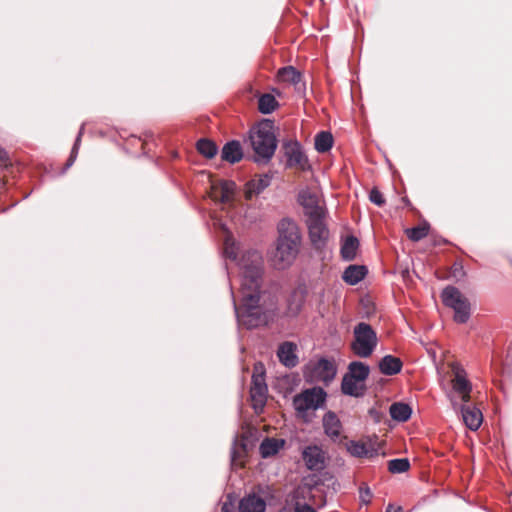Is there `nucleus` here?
<instances>
[{"instance_id":"obj_47","label":"nucleus","mask_w":512,"mask_h":512,"mask_svg":"<svg viewBox=\"0 0 512 512\" xmlns=\"http://www.w3.org/2000/svg\"><path fill=\"white\" fill-rule=\"evenodd\" d=\"M325 396H326V393L322 390V398H321L322 404L324 403Z\"/></svg>"},{"instance_id":"obj_7","label":"nucleus","mask_w":512,"mask_h":512,"mask_svg":"<svg viewBox=\"0 0 512 512\" xmlns=\"http://www.w3.org/2000/svg\"><path fill=\"white\" fill-rule=\"evenodd\" d=\"M299 250V247L276 240L275 248L270 255V262L275 269L284 270L292 265Z\"/></svg>"},{"instance_id":"obj_18","label":"nucleus","mask_w":512,"mask_h":512,"mask_svg":"<svg viewBox=\"0 0 512 512\" xmlns=\"http://www.w3.org/2000/svg\"><path fill=\"white\" fill-rule=\"evenodd\" d=\"M265 508V501L255 494L244 497L239 503L240 512H264Z\"/></svg>"},{"instance_id":"obj_15","label":"nucleus","mask_w":512,"mask_h":512,"mask_svg":"<svg viewBox=\"0 0 512 512\" xmlns=\"http://www.w3.org/2000/svg\"><path fill=\"white\" fill-rule=\"evenodd\" d=\"M296 350L297 345L295 343L289 341L282 343L277 350L279 361L288 368L295 367L298 364Z\"/></svg>"},{"instance_id":"obj_30","label":"nucleus","mask_w":512,"mask_h":512,"mask_svg":"<svg viewBox=\"0 0 512 512\" xmlns=\"http://www.w3.org/2000/svg\"><path fill=\"white\" fill-rule=\"evenodd\" d=\"M334 143L333 136L330 132L322 131V165L330 166L332 161L330 159L329 150Z\"/></svg>"},{"instance_id":"obj_25","label":"nucleus","mask_w":512,"mask_h":512,"mask_svg":"<svg viewBox=\"0 0 512 512\" xmlns=\"http://www.w3.org/2000/svg\"><path fill=\"white\" fill-rule=\"evenodd\" d=\"M284 444L283 440L266 438L260 445V453L263 458L275 455Z\"/></svg>"},{"instance_id":"obj_5","label":"nucleus","mask_w":512,"mask_h":512,"mask_svg":"<svg viewBox=\"0 0 512 512\" xmlns=\"http://www.w3.org/2000/svg\"><path fill=\"white\" fill-rule=\"evenodd\" d=\"M297 416L309 422L320 407V387L306 389L293 399Z\"/></svg>"},{"instance_id":"obj_49","label":"nucleus","mask_w":512,"mask_h":512,"mask_svg":"<svg viewBox=\"0 0 512 512\" xmlns=\"http://www.w3.org/2000/svg\"><path fill=\"white\" fill-rule=\"evenodd\" d=\"M452 406H453L454 408H456V403H455V402H452Z\"/></svg>"},{"instance_id":"obj_42","label":"nucleus","mask_w":512,"mask_h":512,"mask_svg":"<svg viewBox=\"0 0 512 512\" xmlns=\"http://www.w3.org/2000/svg\"><path fill=\"white\" fill-rule=\"evenodd\" d=\"M80 138H81V133L78 135L76 141H75V144L73 146V149L71 151V155L67 161V164H66V167H70L73 162L75 161V158H76V155H77V150H78V145H79V142H80Z\"/></svg>"},{"instance_id":"obj_2","label":"nucleus","mask_w":512,"mask_h":512,"mask_svg":"<svg viewBox=\"0 0 512 512\" xmlns=\"http://www.w3.org/2000/svg\"><path fill=\"white\" fill-rule=\"evenodd\" d=\"M249 142L255 153V161H269L277 147L273 122L269 119L259 122L251 129Z\"/></svg>"},{"instance_id":"obj_3","label":"nucleus","mask_w":512,"mask_h":512,"mask_svg":"<svg viewBox=\"0 0 512 512\" xmlns=\"http://www.w3.org/2000/svg\"><path fill=\"white\" fill-rule=\"evenodd\" d=\"M298 203L302 207L303 219L308 228L312 244L318 248L320 245V205L316 190L303 188L298 194Z\"/></svg>"},{"instance_id":"obj_13","label":"nucleus","mask_w":512,"mask_h":512,"mask_svg":"<svg viewBox=\"0 0 512 512\" xmlns=\"http://www.w3.org/2000/svg\"><path fill=\"white\" fill-rule=\"evenodd\" d=\"M236 184L233 181H221L212 186L211 197L221 203H230L233 200Z\"/></svg>"},{"instance_id":"obj_32","label":"nucleus","mask_w":512,"mask_h":512,"mask_svg":"<svg viewBox=\"0 0 512 512\" xmlns=\"http://www.w3.org/2000/svg\"><path fill=\"white\" fill-rule=\"evenodd\" d=\"M247 451V445L243 441L235 442L233 445L232 453H231V462L233 466L243 467V457L245 456Z\"/></svg>"},{"instance_id":"obj_48","label":"nucleus","mask_w":512,"mask_h":512,"mask_svg":"<svg viewBox=\"0 0 512 512\" xmlns=\"http://www.w3.org/2000/svg\"><path fill=\"white\" fill-rule=\"evenodd\" d=\"M321 214H322V218H323L324 217V209L323 208H322Z\"/></svg>"},{"instance_id":"obj_40","label":"nucleus","mask_w":512,"mask_h":512,"mask_svg":"<svg viewBox=\"0 0 512 512\" xmlns=\"http://www.w3.org/2000/svg\"><path fill=\"white\" fill-rule=\"evenodd\" d=\"M369 199L372 203H374L377 206H382L385 203L382 194L376 188L371 190Z\"/></svg>"},{"instance_id":"obj_9","label":"nucleus","mask_w":512,"mask_h":512,"mask_svg":"<svg viewBox=\"0 0 512 512\" xmlns=\"http://www.w3.org/2000/svg\"><path fill=\"white\" fill-rule=\"evenodd\" d=\"M452 369L454 373V377L452 379L453 390L459 394L461 400L464 403H468L470 401V392L472 390V386L466 379L463 369L457 365H453Z\"/></svg>"},{"instance_id":"obj_43","label":"nucleus","mask_w":512,"mask_h":512,"mask_svg":"<svg viewBox=\"0 0 512 512\" xmlns=\"http://www.w3.org/2000/svg\"><path fill=\"white\" fill-rule=\"evenodd\" d=\"M371 495V491L368 487L360 489V498L363 503H369Z\"/></svg>"},{"instance_id":"obj_37","label":"nucleus","mask_w":512,"mask_h":512,"mask_svg":"<svg viewBox=\"0 0 512 512\" xmlns=\"http://www.w3.org/2000/svg\"><path fill=\"white\" fill-rule=\"evenodd\" d=\"M409 461L407 459H394L389 462V471L392 473H403L409 469Z\"/></svg>"},{"instance_id":"obj_35","label":"nucleus","mask_w":512,"mask_h":512,"mask_svg":"<svg viewBox=\"0 0 512 512\" xmlns=\"http://www.w3.org/2000/svg\"><path fill=\"white\" fill-rule=\"evenodd\" d=\"M429 230V225L427 223H424L418 227H413L406 230V234L409 239L412 241H419L423 239L427 234Z\"/></svg>"},{"instance_id":"obj_17","label":"nucleus","mask_w":512,"mask_h":512,"mask_svg":"<svg viewBox=\"0 0 512 512\" xmlns=\"http://www.w3.org/2000/svg\"><path fill=\"white\" fill-rule=\"evenodd\" d=\"M243 158V150L239 141L232 140L227 142L221 151V159L223 161L229 162L230 164H235L241 161Z\"/></svg>"},{"instance_id":"obj_20","label":"nucleus","mask_w":512,"mask_h":512,"mask_svg":"<svg viewBox=\"0 0 512 512\" xmlns=\"http://www.w3.org/2000/svg\"><path fill=\"white\" fill-rule=\"evenodd\" d=\"M341 387L344 394L354 397L361 396L365 390V384L362 381L346 375L343 377Z\"/></svg>"},{"instance_id":"obj_41","label":"nucleus","mask_w":512,"mask_h":512,"mask_svg":"<svg viewBox=\"0 0 512 512\" xmlns=\"http://www.w3.org/2000/svg\"><path fill=\"white\" fill-rule=\"evenodd\" d=\"M11 166V160L8 153L0 146V169H5Z\"/></svg>"},{"instance_id":"obj_29","label":"nucleus","mask_w":512,"mask_h":512,"mask_svg":"<svg viewBox=\"0 0 512 512\" xmlns=\"http://www.w3.org/2000/svg\"><path fill=\"white\" fill-rule=\"evenodd\" d=\"M337 373V365L334 360L322 358V383L327 385L332 381Z\"/></svg>"},{"instance_id":"obj_45","label":"nucleus","mask_w":512,"mask_h":512,"mask_svg":"<svg viewBox=\"0 0 512 512\" xmlns=\"http://www.w3.org/2000/svg\"><path fill=\"white\" fill-rule=\"evenodd\" d=\"M314 147L318 152H320V132L314 136Z\"/></svg>"},{"instance_id":"obj_46","label":"nucleus","mask_w":512,"mask_h":512,"mask_svg":"<svg viewBox=\"0 0 512 512\" xmlns=\"http://www.w3.org/2000/svg\"><path fill=\"white\" fill-rule=\"evenodd\" d=\"M402 508L399 506L397 508H394L392 504H389L386 508V512H401Z\"/></svg>"},{"instance_id":"obj_31","label":"nucleus","mask_w":512,"mask_h":512,"mask_svg":"<svg viewBox=\"0 0 512 512\" xmlns=\"http://www.w3.org/2000/svg\"><path fill=\"white\" fill-rule=\"evenodd\" d=\"M278 78L282 82L296 84L300 81V73L294 67L287 66L278 71Z\"/></svg>"},{"instance_id":"obj_33","label":"nucleus","mask_w":512,"mask_h":512,"mask_svg":"<svg viewBox=\"0 0 512 512\" xmlns=\"http://www.w3.org/2000/svg\"><path fill=\"white\" fill-rule=\"evenodd\" d=\"M277 101L275 97L271 94H263L258 101V108L261 113L269 114L271 113L277 106Z\"/></svg>"},{"instance_id":"obj_28","label":"nucleus","mask_w":512,"mask_h":512,"mask_svg":"<svg viewBox=\"0 0 512 512\" xmlns=\"http://www.w3.org/2000/svg\"><path fill=\"white\" fill-rule=\"evenodd\" d=\"M304 378L309 383L320 381V359L311 360L305 365L303 371Z\"/></svg>"},{"instance_id":"obj_24","label":"nucleus","mask_w":512,"mask_h":512,"mask_svg":"<svg viewBox=\"0 0 512 512\" xmlns=\"http://www.w3.org/2000/svg\"><path fill=\"white\" fill-rule=\"evenodd\" d=\"M345 375L364 383L369 375V367L362 362L354 361L349 364L348 372Z\"/></svg>"},{"instance_id":"obj_23","label":"nucleus","mask_w":512,"mask_h":512,"mask_svg":"<svg viewBox=\"0 0 512 512\" xmlns=\"http://www.w3.org/2000/svg\"><path fill=\"white\" fill-rule=\"evenodd\" d=\"M402 362L399 358L392 355L383 357L379 362V369L385 375H394L400 372Z\"/></svg>"},{"instance_id":"obj_16","label":"nucleus","mask_w":512,"mask_h":512,"mask_svg":"<svg viewBox=\"0 0 512 512\" xmlns=\"http://www.w3.org/2000/svg\"><path fill=\"white\" fill-rule=\"evenodd\" d=\"M461 414L464 424L472 431H476L483 421L481 411L476 408L464 403L461 407Z\"/></svg>"},{"instance_id":"obj_10","label":"nucleus","mask_w":512,"mask_h":512,"mask_svg":"<svg viewBox=\"0 0 512 512\" xmlns=\"http://www.w3.org/2000/svg\"><path fill=\"white\" fill-rule=\"evenodd\" d=\"M285 156L287 157V163L291 167H297L305 170L309 168L307 159L302 153L300 146L297 142H286L283 145Z\"/></svg>"},{"instance_id":"obj_4","label":"nucleus","mask_w":512,"mask_h":512,"mask_svg":"<svg viewBox=\"0 0 512 512\" xmlns=\"http://www.w3.org/2000/svg\"><path fill=\"white\" fill-rule=\"evenodd\" d=\"M354 339L351 342V349L355 355L361 358H368L374 352L378 338L373 328L365 323L360 322L354 327Z\"/></svg>"},{"instance_id":"obj_39","label":"nucleus","mask_w":512,"mask_h":512,"mask_svg":"<svg viewBox=\"0 0 512 512\" xmlns=\"http://www.w3.org/2000/svg\"><path fill=\"white\" fill-rule=\"evenodd\" d=\"M326 486L328 489H332V491H336L338 483L334 476L330 475L329 473L325 472L322 473V487Z\"/></svg>"},{"instance_id":"obj_21","label":"nucleus","mask_w":512,"mask_h":512,"mask_svg":"<svg viewBox=\"0 0 512 512\" xmlns=\"http://www.w3.org/2000/svg\"><path fill=\"white\" fill-rule=\"evenodd\" d=\"M367 269L363 265H350L343 273V280L350 284H358L366 275Z\"/></svg>"},{"instance_id":"obj_44","label":"nucleus","mask_w":512,"mask_h":512,"mask_svg":"<svg viewBox=\"0 0 512 512\" xmlns=\"http://www.w3.org/2000/svg\"><path fill=\"white\" fill-rule=\"evenodd\" d=\"M295 512H316L313 508L310 506L304 504V505H297Z\"/></svg>"},{"instance_id":"obj_12","label":"nucleus","mask_w":512,"mask_h":512,"mask_svg":"<svg viewBox=\"0 0 512 512\" xmlns=\"http://www.w3.org/2000/svg\"><path fill=\"white\" fill-rule=\"evenodd\" d=\"M322 426L324 427L326 435L334 442H340L343 436V429L341 421L334 412L325 413L322 418Z\"/></svg>"},{"instance_id":"obj_22","label":"nucleus","mask_w":512,"mask_h":512,"mask_svg":"<svg viewBox=\"0 0 512 512\" xmlns=\"http://www.w3.org/2000/svg\"><path fill=\"white\" fill-rule=\"evenodd\" d=\"M302 455L307 468L318 471L320 464V447L317 445L307 446L303 450Z\"/></svg>"},{"instance_id":"obj_38","label":"nucleus","mask_w":512,"mask_h":512,"mask_svg":"<svg viewBox=\"0 0 512 512\" xmlns=\"http://www.w3.org/2000/svg\"><path fill=\"white\" fill-rule=\"evenodd\" d=\"M351 455L356 457H366L367 451L364 449L363 442H350L347 446Z\"/></svg>"},{"instance_id":"obj_34","label":"nucleus","mask_w":512,"mask_h":512,"mask_svg":"<svg viewBox=\"0 0 512 512\" xmlns=\"http://www.w3.org/2000/svg\"><path fill=\"white\" fill-rule=\"evenodd\" d=\"M239 247L234 237L227 233L224 239V254L227 258L235 260Z\"/></svg>"},{"instance_id":"obj_11","label":"nucleus","mask_w":512,"mask_h":512,"mask_svg":"<svg viewBox=\"0 0 512 512\" xmlns=\"http://www.w3.org/2000/svg\"><path fill=\"white\" fill-rule=\"evenodd\" d=\"M250 394L254 408L262 409L266 403L267 394V385L263 374H254L252 376Z\"/></svg>"},{"instance_id":"obj_6","label":"nucleus","mask_w":512,"mask_h":512,"mask_svg":"<svg viewBox=\"0 0 512 512\" xmlns=\"http://www.w3.org/2000/svg\"><path fill=\"white\" fill-rule=\"evenodd\" d=\"M443 303L453 309L454 320L465 323L470 316V303L468 299L455 287L448 286L442 292Z\"/></svg>"},{"instance_id":"obj_27","label":"nucleus","mask_w":512,"mask_h":512,"mask_svg":"<svg viewBox=\"0 0 512 512\" xmlns=\"http://www.w3.org/2000/svg\"><path fill=\"white\" fill-rule=\"evenodd\" d=\"M412 410L409 405L405 403H394L390 407V415L394 420L404 422L411 416Z\"/></svg>"},{"instance_id":"obj_36","label":"nucleus","mask_w":512,"mask_h":512,"mask_svg":"<svg viewBox=\"0 0 512 512\" xmlns=\"http://www.w3.org/2000/svg\"><path fill=\"white\" fill-rule=\"evenodd\" d=\"M364 449L367 451L366 457H374L379 455L381 449V442L375 438H367L362 441Z\"/></svg>"},{"instance_id":"obj_19","label":"nucleus","mask_w":512,"mask_h":512,"mask_svg":"<svg viewBox=\"0 0 512 512\" xmlns=\"http://www.w3.org/2000/svg\"><path fill=\"white\" fill-rule=\"evenodd\" d=\"M358 249L359 240L353 235L346 236L341 245V256L346 261H352L356 258Z\"/></svg>"},{"instance_id":"obj_1","label":"nucleus","mask_w":512,"mask_h":512,"mask_svg":"<svg viewBox=\"0 0 512 512\" xmlns=\"http://www.w3.org/2000/svg\"><path fill=\"white\" fill-rule=\"evenodd\" d=\"M238 266L241 304H235L237 320L246 329L258 328L269 320V310L264 300L262 255L256 250H248L241 256Z\"/></svg>"},{"instance_id":"obj_26","label":"nucleus","mask_w":512,"mask_h":512,"mask_svg":"<svg viewBox=\"0 0 512 512\" xmlns=\"http://www.w3.org/2000/svg\"><path fill=\"white\" fill-rule=\"evenodd\" d=\"M197 151L204 157L211 159L218 153V147L215 142L210 139L202 138L196 143Z\"/></svg>"},{"instance_id":"obj_14","label":"nucleus","mask_w":512,"mask_h":512,"mask_svg":"<svg viewBox=\"0 0 512 512\" xmlns=\"http://www.w3.org/2000/svg\"><path fill=\"white\" fill-rule=\"evenodd\" d=\"M271 183V178L267 174L256 175L245 185L244 196L246 200H251L263 192Z\"/></svg>"},{"instance_id":"obj_8","label":"nucleus","mask_w":512,"mask_h":512,"mask_svg":"<svg viewBox=\"0 0 512 512\" xmlns=\"http://www.w3.org/2000/svg\"><path fill=\"white\" fill-rule=\"evenodd\" d=\"M277 240L283 243L299 247L301 245V233L296 222L291 218H283L277 225Z\"/></svg>"}]
</instances>
